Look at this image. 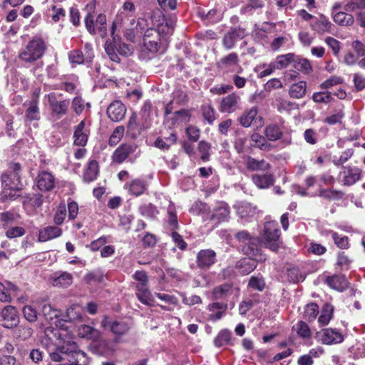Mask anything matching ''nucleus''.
<instances>
[{
	"instance_id": "nucleus-1",
	"label": "nucleus",
	"mask_w": 365,
	"mask_h": 365,
	"mask_svg": "<svg viewBox=\"0 0 365 365\" xmlns=\"http://www.w3.org/2000/svg\"><path fill=\"white\" fill-rule=\"evenodd\" d=\"M49 355L51 361L59 364L79 362L81 356L85 358L86 356L84 351L79 349L77 344L72 341L57 346Z\"/></svg>"
},
{
	"instance_id": "nucleus-2",
	"label": "nucleus",
	"mask_w": 365,
	"mask_h": 365,
	"mask_svg": "<svg viewBox=\"0 0 365 365\" xmlns=\"http://www.w3.org/2000/svg\"><path fill=\"white\" fill-rule=\"evenodd\" d=\"M46 49L45 41L41 37L35 36L19 51L18 57L23 63L30 64L40 59Z\"/></svg>"
},
{
	"instance_id": "nucleus-3",
	"label": "nucleus",
	"mask_w": 365,
	"mask_h": 365,
	"mask_svg": "<svg viewBox=\"0 0 365 365\" xmlns=\"http://www.w3.org/2000/svg\"><path fill=\"white\" fill-rule=\"evenodd\" d=\"M21 166L19 163H11L9 170L1 175L2 185L5 196L13 198L12 191H19L21 189Z\"/></svg>"
},
{
	"instance_id": "nucleus-4",
	"label": "nucleus",
	"mask_w": 365,
	"mask_h": 365,
	"mask_svg": "<svg viewBox=\"0 0 365 365\" xmlns=\"http://www.w3.org/2000/svg\"><path fill=\"white\" fill-rule=\"evenodd\" d=\"M280 242V231L277 222H267L264 225V234L261 244L273 252L277 251Z\"/></svg>"
},
{
	"instance_id": "nucleus-5",
	"label": "nucleus",
	"mask_w": 365,
	"mask_h": 365,
	"mask_svg": "<svg viewBox=\"0 0 365 365\" xmlns=\"http://www.w3.org/2000/svg\"><path fill=\"white\" fill-rule=\"evenodd\" d=\"M248 36L247 29L242 26H232L222 38V44L225 50H231L236 46L237 41Z\"/></svg>"
},
{
	"instance_id": "nucleus-6",
	"label": "nucleus",
	"mask_w": 365,
	"mask_h": 365,
	"mask_svg": "<svg viewBox=\"0 0 365 365\" xmlns=\"http://www.w3.org/2000/svg\"><path fill=\"white\" fill-rule=\"evenodd\" d=\"M316 339L318 341L331 345L341 343L344 338L343 334L336 329L327 328L317 332Z\"/></svg>"
},
{
	"instance_id": "nucleus-7",
	"label": "nucleus",
	"mask_w": 365,
	"mask_h": 365,
	"mask_svg": "<svg viewBox=\"0 0 365 365\" xmlns=\"http://www.w3.org/2000/svg\"><path fill=\"white\" fill-rule=\"evenodd\" d=\"M137 148L133 143L120 145L112 154V161L117 164H121L125 160L131 161L130 157L136 151Z\"/></svg>"
},
{
	"instance_id": "nucleus-8",
	"label": "nucleus",
	"mask_w": 365,
	"mask_h": 365,
	"mask_svg": "<svg viewBox=\"0 0 365 365\" xmlns=\"http://www.w3.org/2000/svg\"><path fill=\"white\" fill-rule=\"evenodd\" d=\"M2 326L6 329H13L19 324L20 319L16 308L14 306H5L1 312Z\"/></svg>"
},
{
	"instance_id": "nucleus-9",
	"label": "nucleus",
	"mask_w": 365,
	"mask_h": 365,
	"mask_svg": "<svg viewBox=\"0 0 365 365\" xmlns=\"http://www.w3.org/2000/svg\"><path fill=\"white\" fill-rule=\"evenodd\" d=\"M101 324L104 328H109L112 333L115 335L114 339L115 343H118L120 337L128 333L130 329V327L126 322L119 321L111 322L107 317H104Z\"/></svg>"
},
{
	"instance_id": "nucleus-10",
	"label": "nucleus",
	"mask_w": 365,
	"mask_h": 365,
	"mask_svg": "<svg viewBox=\"0 0 365 365\" xmlns=\"http://www.w3.org/2000/svg\"><path fill=\"white\" fill-rule=\"evenodd\" d=\"M90 125L89 122L83 120L74 127V145L81 147L86 145L88 135H90Z\"/></svg>"
},
{
	"instance_id": "nucleus-11",
	"label": "nucleus",
	"mask_w": 365,
	"mask_h": 365,
	"mask_svg": "<svg viewBox=\"0 0 365 365\" xmlns=\"http://www.w3.org/2000/svg\"><path fill=\"white\" fill-rule=\"evenodd\" d=\"M36 185L41 191H51L56 184V178L54 175L47 170H40L37 175Z\"/></svg>"
},
{
	"instance_id": "nucleus-12",
	"label": "nucleus",
	"mask_w": 365,
	"mask_h": 365,
	"mask_svg": "<svg viewBox=\"0 0 365 365\" xmlns=\"http://www.w3.org/2000/svg\"><path fill=\"white\" fill-rule=\"evenodd\" d=\"M217 261L216 252L211 249L201 250L196 257V263L199 268L206 269Z\"/></svg>"
},
{
	"instance_id": "nucleus-13",
	"label": "nucleus",
	"mask_w": 365,
	"mask_h": 365,
	"mask_svg": "<svg viewBox=\"0 0 365 365\" xmlns=\"http://www.w3.org/2000/svg\"><path fill=\"white\" fill-rule=\"evenodd\" d=\"M341 175L342 176L343 185L350 186L360 180L361 170L357 167L346 166L343 167Z\"/></svg>"
},
{
	"instance_id": "nucleus-14",
	"label": "nucleus",
	"mask_w": 365,
	"mask_h": 365,
	"mask_svg": "<svg viewBox=\"0 0 365 365\" xmlns=\"http://www.w3.org/2000/svg\"><path fill=\"white\" fill-rule=\"evenodd\" d=\"M126 108L120 101L112 102L107 108L108 117L113 122L122 120L125 115Z\"/></svg>"
},
{
	"instance_id": "nucleus-15",
	"label": "nucleus",
	"mask_w": 365,
	"mask_h": 365,
	"mask_svg": "<svg viewBox=\"0 0 365 365\" xmlns=\"http://www.w3.org/2000/svg\"><path fill=\"white\" fill-rule=\"evenodd\" d=\"M48 103L52 112L58 117L65 115L70 106L69 100L66 99L58 101L54 94L48 95Z\"/></svg>"
},
{
	"instance_id": "nucleus-16",
	"label": "nucleus",
	"mask_w": 365,
	"mask_h": 365,
	"mask_svg": "<svg viewBox=\"0 0 365 365\" xmlns=\"http://www.w3.org/2000/svg\"><path fill=\"white\" fill-rule=\"evenodd\" d=\"M73 275L67 272H58L51 277V282L54 287L67 288L73 283Z\"/></svg>"
},
{
	"instance_id": "nucleus-17",
	"label": "nucleus",
	"mask_w": 365,
	"mask_h": 365,
	"mask_svg": "<svg viewBox=\"0 0 365 365\" xmlns=\"http://www.w3.org/2000/svg\"><path fill=\"white\" fill-rule=\"evenodd\" d=\"M242 252L245 255L249 256L248 258H253L258 262L265 260V257H264L259 252V250L258 248V240L256 238H253L250 242L245 243L242 247Z\"/></svg>"
},
{
	"instance_id": "nucleus-18",
	"label": "nucleus",
	"mask_w": 365,
	"mask_h": 365,
	"mask_svg": "<svg viewBox=\"0 0 365 365\" xmlns=\"http://www.w3.org/2000/svg\"><path fill=\"white\" fill-rule=\"evenodd\" d=\"M240 100V96L235 93L227 95L226 97L223 98L221 101L220 107V111L228 113L235 111L237 108Z\"/></svg>"
},
{
	"instance_id": "nucleus-19",
	"label": "nucleus",
	"mask_w": 365,
	"mask_h": 365,
	"mask_svg": "<svg viewBox=\"0 0 365 365\" xmlns=\"http://www.w3.org/2000/svg\"><path fill=\"white\" fill-rule=\"evenodd\" d=\"M245 165L250 171H267L271 168V165L264 160H258L251 156L245 158Z\"/></svg>"
},
{
	"instance_id": "nucleus-20",
	"label": "nucleus",
	"mask_w": 365,
	"mask_h": 365,
	"mask_svg": "<svg viewBox=\"0 0 365 365\" xmlns=\"http://www.w3.org/2000/svg\"><path fill=\"white\" fill-rule=\"evenodd\" d=\"M62 232V230L58 227L48 226L39 231L38 240V242H44L60 237Z\"/></svg>"
},
{
	"instance_id": "nucleus-21",
	"label": "nucleus",
	"mask_w": 365,
	"mask_h": 365,
	"mask_svg": "<svg viewBox=\"0 0 365 365\" xmlns=\"http://www.w3.org/2000/svg\"><path fill=\"white\" fill-rule=\"evenodd\" d=\"M230 215V207L224 202L220 203L212 210L210 219L215 220L216 223L226 221Z\"/></svg>"
},
{
	"instance_id": "nucleus-22",
	"label": "nucleus",
	"mask_w": 365,
	"mask_h": 365,
	"mask_svg": "<svg viewBox=\"0 0 365 365\" xmlns=\"http://www.w3.org/2000/svg\"><path fill=\"white\" fill-rule=\"evenodd\" d=\"M325 282L333 289L342 292L348 287V282L344 275L335 274L327 277Z\"/></svg>"
},
{
	"instance_id": "nucleus-23",
	"label": "nucleus",
	"mask_w": 365,
	"mask_h": 365,
	"mask_svg": "<svg viewBox=\"0 0 365 365\" xmlns=\"http://www.w3.org/2000/svg\"><path fill=\"white\" fill-rule=\"evenodd\" d=\"M252 180L257 187L265 189L272 186L274 183L275 179L273 174L267 172L263 175H252Z\"/></svg>"
},
{
	"instance_id": "nucleus-24",
	"label": "nucleus",
	"mask_w": 365,
	"mask_h": 365,
	"mask_svg": "<svg viewBox=\"0 0 365 365\" xmlns=\"http://www.w3.org/2000/svg\"><path fill=\"white\" fill-rule=\"evenodd\" d=\"M227 309V304L222 302H213L207 306V309L212 313L208 319L212 322L220 319Z\"/></svg>"
},
{
	"instance_id": "nucleus-25",
	"label": "nucleus",
	"mask_w": 365,
	"mask_h": 365,
	"mask_svg": "<svg viewBox=\"0 0 365 365\" xmlns=\"http://www.w3.org/2000/svg\"><path fill=\"white\" fill-rule=\"evenodd\" d=\"M78 335L81 338L86 339L92 341H98L101 336L100 331L89 325H81L78 329Z\"/></svg>"
},
{
	"instance_id": "nucleus-26",
	"label": "nucleus",
	"mask_w": 365,
	"mask_h": 365,
	"mask_svg": "<svg viewBox=\"0 0 365 365\" xmlns=\"http://www.w3.org/2000/svg\"><path fill=\"white\" fill-rule=\"evenodd\" d=\"M86 9L88 10V14L84 19L86 28L90 34L95 35L96 34V29L95 27L96 21H94V17L91 14V11L95 9L94 1H91L90 4H88Z\"/></svg>"
},
{
	"instance_id": "nucleus-27",
	"label": "nucleus",
	"mask_w": 365,
	"mask_h": 365,
	"mask_svg": "<svg viewBox=\"0 0 365 365\" xmlns=\"http://www.w3.org/2000/svg\"><path fill=\"white\" fill-rule=\"evenodd\" d=\"M257 113L258 109L257 107H252L245 110L238 118L240 124L245 128L250 127L252 123L257 119Z\"/></svg>"
},
{
	"instance_id": "nucleus-28",
	"label": "nucleus",
	"mask_w": 365,
	"mask_h": 365,
	"mask_svg": "<svg viewBox=\"0 0 365 365\" xmlns=\"http://www.w3.org/2000/svg\"><path fill=\"white\" fill-rule=\"evenodd\" d=\"M99 173V165L96 160H91L83 173V180L90 182L95 180Z\"/></svg>"
},
{
	"instance_id": "nucleus-29",
	"label": "nucleus",
	"mask_w": 365,
	"mask_h": 365,
	"mask_svg": "<svg viewBox=\"0 0 365 365\" xmlns=\"http://www.w3.org/2000/svg\"><path fill=\"white\" fill-rule=\"evenodd\" d=\"M307 92V82L300 81L293 83L289 89V95L291 98L300 99L302 98Z\"/></svg>"
},
{
	"instance_id": "nucleus-30",
	"label": "nucleus",
	"mask_w": 365,
	"mask_h": 365,
	"mask_svg": "<svg viewBox=\"0 0 365 365\" xmlns=\"http://www.w3.org/2000/svg\"><path fill=\"white\" fill-rule=\"evenodd\" d=\"M136 297L143 304L153 307L154 301L148 287L136 288Z\"/></svg>"
},
{
	"instance_id": "nucleus-31",
	"label": "nucleus",
	"mask_w": 365,
	"mask_h": 365,
	"mask_svg": "<svg viewBox=\"0 0 365 365\" xmlns=\"http://www.w3.org/2000/svg\"><path fill=\"white\" fill-rule=\"evenodd\" d=\"M257 262L253 258H245L237 262V268L240 274L247 275L256 268Z\"/></svg>"
},
{
	"instance_id": "nucleus-32",
	"label": "nucleus",
	"mask_w": 365,
	"mask_h": 365,
	"mask_svg": "<svg viewBox=\"0 0 365 365\" xmlns=\"http://www.w3.org/2000/svg\"><path fill=\"white\" fill-rule=\"evenodd\" d=\"M236 212L241 218L252 217L255 214V207L250 203L241 202L236 206Z\"/></svg>"
},
{
	"instance_id": "nucleus-33",
	"label": "nucleus",
	"mask_w": 365,
	"mask_h": 365,
	"mask_svg": "<svg viewBox=\"0 0 365 365\" xmlns=\"http://www.w3.org/2000/svg\"><path fill=\"white\" fill-rule=\"evenodd\" d=\"M26 121L38 120L41 118L37 100H33L29 103V106L25 113Z\"/></svg>"
},
{
	"instance_id": "nucleus-34",
	"label": "nucleus",
	"mask_w": 365,
	"mask_h": 365,
	"mask_svg": "<svg viewBox=\"0 0 365 365\" xmlns=\"http://www.w3.org/2000/svg\"><path fill=\"white\" fill-rule=\"evenodd\" d=\"M240 59L237 53L232 52L221 58L217 63V66L222 69L228 68L237 65Z\"/></svg>"
},
{
	"instance_id": "nucleus-35",
	"label": "nucleus",
	"mask_w": 365,
	"mask_h": 365,
	"mask_svg": "<svg viewBox=\"0 0 365 365\" xmlns=\"http://www.w3.org/2000/svg\"><path fill=\"white\" fill-rule=\"evenodd\" d=\"M296 55L293 53H289L284 55L278 56L275 60L274 61L277 70H281L282 68L288 67L291 63L294 64L295 61Z\"/></svg>"
},
{
	"instance_id": "nucleus-36",
	"label": "nucleus",
	"mask_w": 365,
	"mask_h": 365,
	"mask_svg": "<svg viewBox=\"0 0 365 365\" xmlns=\"http://www.w3.org/2000/svg\"><path fill=\"white\" fill-rule=\"evenodd\" d=\"M125 186H128L130 193L135 196L143 195L146 190L145 181L140 179H135Z\"/></svg>"
},
{
	"instance_id": "nucleus-37",
	"label": "nucleus",
	"mask_w": 365,
	"mask_h": 365,
	"mask_svg": "<svg viewBox=\"0 0 365 365\" xmlns=\"http://www.w3.org/2000/svg\"><path fill=\"white\" fill-rule=\"evenodd\" d=\"M212 297L215 299H222L232 294V285L223 284L216 287L212 290Z\"/></svg>"
},
{
	"instance_id": "nucleus-38",
	"label": "nucleus",
	"mask_w": 365,
	"mask_h": 365,
	"mask_svg": "<svg viewBox=\"0 0 365 365\" xmlns=\"http://www.w3.org/2000/svg\"><path fill=\"white\" fill-rule=\"evenodd\" d=\"M276 105L279 111L290 112L298 108V104L285 99L281 96L276 98Z\"/></svg>"
},
{
	"instance_id": "nucleus-39",
	"label": "nucleus",
	"mask_w": 365,
	"mask_h": 365,
	"mask_svg": "<svg viewBox=\"0 0 365 365\" xmlns=\"http://www.w3.org/2000/svg\"><path fill=\"white\" fill-rule=\"evenodd\" d=\"M334 312V307L330 304H325L322 308L320 316L318 319V322L322 325H327L331 320Z\"/></svg>"
},
{
	"instance_id": "nucleus-40",
	"label": "nucleus",
	"mask_w": 365,
	"mask_h": 365,
	"mask_svg": "<svg viewBox=\"0 0 365 365\" xmlns=\"http://www.w3.org/2000/svg\"><path fill=\"white\" fill-rule=\"evenodd\" d=\"M326 235H331L335 245L340 249H346L349 247L348 237L339 235L338 233L332 230H326L324 232Z\"/></svg>"
},
{
	"instance_id": "nucleus-41",
	"label": "nucleus",
	"mask_w": 365,
	"mask_h": 365,
	"mask_svg": "<svg viewBox=\"0 0 365 365\" xmlns=\"http://www.w3.org/2000/svg\"><path fill=\"white\" fill-rule=\"evenodd\" d=\"M330 26L331 23L323 15L320 16L314 23L311 24L312 29L318 33H324L329 31Z\"/></svg>"
},
{
	"instance_id": "nucleus-42",
	"label": "nucleus",
	"mask_w": 365,
	"mask_h": 365,
	"mask_svg": "<svg viewBox=\"0 0 365 365\" xmlns=\"http://www.w3.org/2000/svg\"><path fill=\"white\" fill-rule=\"evenodd\" d=\"M333 19L335 23L341 26H350L354 21L352 15L342 11H337Z\"/></svg>"
},
{
	"instance_id": "nucleus-43",
	"label": "nucleus",
	"mask_w": 365,
	"mask_h": 365,
	"mask_svg": "<svg viewBox=\"0 0 365 365\" xmlns=\"http://www.w3.org/2000/svg\"><path fill=\"white\" fill-rule=\"evenodd\" d=\"M95 27L96 34H99L101 38H105L107 36V23L105 14H100L98 15L96 19Z\"/></svg>"
},
{
	"instance_id": "nucleus-44",
	"label": "nucleus",
	"mask_w": 365,
	"mask_h": 365,
	"mask_svg": "<svg viewBox=\"0 0 365 365\" xmlns=\"http://www.w3.org/2000/svg\"><path fill=\"white\" fill-rule=\"evenodd\" d=\"M294 67L297 71H299L305 74L309 73L312 70L311 63L307 59L301 58L297 56H295Z\"/></svg>"
},
{
	"instance_id": "nucleus-45",
	"label": "nucleus",
	"mask_w": 365,
	"mask_h": 365,
	"mask_svg": "<svg viewBox=\"0 0 365 365\" xmlns=\"http://www.w3.org/2000/svg\"><path fill=\"white\" fill-rule=\"evenodd\" d=\"M41 312L47 321H51L60 316V311L52 307L48 303H45L42 305Z\"/></svg>"
},
{
	"instance_id": "nucleus-46",
	"label": "nucleus",
	"mask_w": 365,
	"mask_h": 365,
	"mask_svg": "<svg viewBox=\"0 0 365 365\" xmlns=\"http://www.w3.org/2000/svg\"><path fill=\"white\" fill-rule=\"evenodd\" d=\"M139 211L145 217L154 219L159 212L155 206L151 203L144 204L140 206Z\"/></svg>"
},
{
	"instance_id": "nucleus-47",
	"label": "nucleus",
	"mask_w": 365,
	"mask_h": 365,
	"mask_svg": "<svg viewBox=\"0 0 365 365\" xmlns=\"http://www.w3.org/2000/svg\"><path fill=\"white\" fill-rule=\"evenodd\" d=\"M202 115L208 124L212 125L215 120V110L210 104H204L201 106Z\"/></svg>"
},
{
	"instance_id": "nucleus-48",
	"label": "nucleus",
	"mask_w": 365,
	"mask_h": 365,
	"mask_svg": "<svg viewBox=\"0 0 365 365\" xmlns=\"http://www.w3.org/2000/svg\"><path fill=\"white\" fill-rule=\"evenodd\" d=\"M319 314V307L315 303H310L305 306L304 311V319L311 322L315 319Z\"/></svg>"
},
{
	"instance_id": "nucleus-49",
	"label": "nucleus",
	"mask_w": 365,
	"mask_h": 365,
	"mask_svg": "<svg viewBox=\"0 0 365 365\" xmlns=\"http://www.w3.org/2000/svg\"><path fill=\"white\" fill-rule=\"evenodd\" d=\"M344 195V193L341 190L331 189H322L319 193L320 197L329 200H339L343 197Z\"/></svg>"
},
{
	"instance_id": "nucleus-50",
	"label": "nucleus",
	"mask_w": 365,
	"mask_h": 365,
	"mask_svg": "<svg viewBox=\"0 0 365 365\" xmlns=\"http://www.w3.org/2000/svg\"><path fill=\"white\" fill-rule=\"evenodd\" d=\"M297 334L303 339H309L312 336V331L309 326L303 321L298 322L293 327Z\"/></svg>"
},
{
	"instance_id": "nucleus-51",
	"label": "nucleus",
	"mask_w": 365,
	"mask_h": 365,
	"mask_svg": "<svg viewBox=\"0 0 365 365\" xmlns=\"http://www.w3.org/2000/svg\"><path fill=\"white\" fill-rule=\"evenodd\" d=\"M264 134L269 140L275 141L281 138L282 133L277 125H269L266 127Z\"/></svg>"
},
{
	"instance_id": "nucleus-52",
	"label": "nucleus",
	"mask_w": 365,
	"mask_h": 365,
	"mask_svg": "<svg viewBox=\"0 0 365 365\" xmlns=\"http://www.w3.org/2000/svg\"><path fill=\"white\" fill-rule=\"evenodd\" d=\"M231 339V332L227 329L222 330L214 339L216 346L220 347L229 344Z\"/></svg>"
},
{
	"instance_id": "nucleus-53",
	"label": "nucleus",
	"mask_w": 365,
	"mask_h": 365,
	"mask_svg": "<svg viewBox=\"0 0 365 365\" xmlns=\"http://www.w3.org/2000/svg\"><path fill=\"white\" fill-rule=\"evenodd\" d=\"M288 279L291 282L298 283L304 280L306 275L297 267H292L287 270Z\"/></svg>"
},
{
	"instance_id": "nucleus-54",
	"label": "nucleus",
	"mask_w": 365,
	"mask_h": 365,
	"mask_svg": "<svg viewBox=\"0 0 365 365\" xmlns=\"http://www.w3.org/2000/svg\"><path fill=\"white\" fill-rule=\"evenodd\" d=\"M133 278L138 282L135 288L148 287V276L144 270H137Z\"/></svg>"
},
{
	"instance_id": "nucleus-55",
	"label": "nucleus",
	"mask_w": 365,
	"mask_h": 365,
	"mask_svg": "<svg viewBox=\"0 0 365 365\" xmlns=\"http://www.w3.org/2000/svg\"><path fill=\"white\" fill-rule=\"evenodd\" d=\"M344 9L346 12L364 9L365 0H346Z\"/></svg>"
},
{
	"instance_id": "nucleus-56",
	"label": "nucleus",
	"mask_w": 365,
	"mask_h": 365,
	"mask_svg": "<svg viewBox=\"0 0 365 365\" xmlns=\"http://www.w3.org/2000/svg\"><path fill=\"white\" fill-rule=\"evenodd\" d=\"M24 317L30 323H34L38 320V312L31 305H25L22 309Z\"/></svg>"
},
{
	"instance_id": "nucleus-57",
	"label": "nucleus",
	"mask_w": 365,
	"mask_h": 365,
	"mask_svg": "<svg viewBox=\"0 0 365 365\" xmlns=\"http://www.w3.org/2000/svg\"><path fill=\"white\" fill-rule=\"evenodd\" d=\"M66 217V206L64 203H61L54 214L53 222L56 225H61L64 222Z\"/></svg>"
},
{
	"instance_id": "nucleus-58",
	"label": "nucleus",
	"mask_w": 365,
	"mask_h": 365,
	"mask_svg": "<svg viewBox=\"0 0 365 365\" xmlns=\"http://www.w3.org/2000/svg\"><path fill=\"white\" fill-rule=\"evenodd\" d=\"M198 151L201 154L200 158L202 161L207 162L210 160L211 145L209 143L201 140L198 143Z\"/></svg>"
},
{
	"instance_id": "nucleus-59",
	"label": "nucleus",
	"mask_w": 365,
	"mask_h": 365,
	"mask_svg": "<svg viewBox=\"0 0 365 365\" xmlns=\"http://www.w3.org/2000/svg\"><path fill=\"white\" fill-rule=\"evenodd\" d=\"M68 58L71 63L82 64L86 62V58L83 53L78 49H75L69 52Z\"/></svg>"
},
{
	"instance_id": "nucleus-60",
	"label": "nucleus",
	"mask_w": 365,
	"mask_h": 365,
	"mask_svg": "<svg viewBox=\"0 0 365 365\" xmlns=\"http://www.w3.org/2000/svg\"><path fill=\"white\" fill-rule=\"evenodd\" d=\"M33 334V329L31 327L26 325H21L15 331V335L17 338L21 340L29 339Z\"/></svg>"
},
{
	"instance_id": "nucleus-61",
	"label": "nucleus",
	"mask_w": 365,
	"mask_h": 365,
	"mask_svg": "<svg viewBox=\"0 0 365 365\" xmlns=\"http://www.w3.org/2000/svg\"><path fill=\"white\" fill-rule=\"evenodd\" d=\"M66 316L70 322L82 319L81 309L77 305L71 306L66 311Z\"/></svg>"
},
{
	"instance_id": "nucleus-62",
	"label": "nucleus",
	"mask_w": 365,
	"mask_h": 365,
	"mask_svg": "<svg viewBox=\"0 0 365 365\" xmlns=\"http://www.w3.org/2000/svg\"><path fill=\"white\" fill-rule=\"evenodd\" d=\"M312 100L317 103H329L331 100L332 97L330 92H315L313 93Z\"/></svg>"
},
{
	"instance_id": "nucleus-63",
	"label": "nucleus",
	"mask_w": 365,
	"mask_h": 365,
	"mask_svg": "<svg viewBox=\"0 0 365 365\" xmlns=\"http://www.w3.org/2000/svg\"><path fill=\"white\" fill-rule=\"evenodd\" d=\"M128 130L133 135H135L136 134H140L141 128L138 126L137 123V115L133 113L129 118L128 125Z\"/></svg>"
},
{
	"instance_id": "nucleus-64",
	"label": "nucleus",
	"mask_w": 365,
	"mask_h": 365,
	"mask_svg": "<svg viewBox=\"0 0 365 365\" xmlns=\"http://www.w3.org/2000/svg\"><path fill=\"white\" fill-rule=\"evenodd\" d=\"M248 286L255 290L262 292L265 287V282L262 277L252 276L250 279Z\"/></svg>"
}]
</instances>
